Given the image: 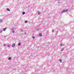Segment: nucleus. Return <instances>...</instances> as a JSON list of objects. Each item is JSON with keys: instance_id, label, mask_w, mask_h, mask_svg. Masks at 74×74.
Returning <instances> with one entry per match:
<instances>
[{"instance_id": "1", "label": "nucleus", "mask_w": 74, "mask_h": 74, "mask_svg": "<svg viewBox=\"0 0 74 74\" xmlns=\"http://www.w3.org/2000/svg\"><path fill=\"white\" fill-rule=\"evenodd\" d=\"M67 9H65L64 10H63L62 12V13H63V12H66L67 11Z\"/></svg>"}, {"instance_id": "2", "label": "nucleus", "mask_w": 74, "mask_h": 74, "mask_svg": "<svg viewBox=\"0 0 74 74\" xmlns=\"http://www.w3.org/2000/svg\"><path fill=\"white\" fill-rule=\"evenodd\" d=\"M15 46V44L13 43L12 45V47H14Z\"/></svg>"}, {"instance_id": "3", "label": "nucleus", "mask_w": 74, "mask_h": 74, "mask_svg": "<svg viewBox=\"0 0 74 74\" xmlns=\"http://www.w3.org/2000/svg\"><path fill=\"white\" fill-rule=\"evenodd\" d=\"M7 28H5L3 29V31H5L6 30H7Z\"/></svg>"}, {"instance_id": "4", "label": "nucleus", "mask_w": 74, "mask_h": 74, "mask_svg": "<svg viewBox=\"0 0 74 74\" xmlns=\"http://www.w3.org/2000/svg\"><path fill=\"white\" fill-rule=\"evenodd\" d=\"M39 36H40V37H41V36H42V34L40 33L39 34Z\"/></svg>"}, {"instance_id": "5", "label": "nucleus", "mask_w": 74, "mask_h": 74, "mask_svg": "<svg viewBox=\"0 0 74 74\" xmlns=\"http://www.w3.org/2000/svg\"><path fill=\"white\" fill-rule=\"evenodd\" d=\"M27 22H28V21H25V23H27Z\"/></svg>"}, {"instance_id": "6", "label": "nucleus", "mask_w": 74, "mask_h": 74, "mask_svg": "<svg viewBox=\"0 0 74 74\" xmlns=\"http://www.w3.org/2000/svg\"><path fill=\"white\" fill-rule=\"evenodd\" d=\"M7 11H10V9H9L8 8L7 9Z\"/></svg>"}, {"instance_id": "7", "label": "nucleus", "mask_w": 74, "mask_h": 74, "mask_svg": "<svg viewBox=\"0 0 74 74\" xmlns=\"http://www.w3.org/2000/svg\"><path fill=\"white\" fill-rule=\"evenodd\" d=\"M22 14H23V15H24V14H25V12H23Z\"/></svg>"}, {"instance_id": "8", "label": "nucleus", "mask_w": 74, "mask_h": 74, "mask_svg": "<svg viewBox=\"0 0 74 74\" xmlns=\"http://www.w3.org/2000/svg\"><path fill=\"white\" fill-rule=\"evenodd\" d=\"M11 58H10V57H9V58H8V60H11Z\"/></svg>"}, {"instance_id": "9", "label": "nucleus", "mask_w": 74, "mask_h": 74, "mask_svg": "<svg viewBox=\"0 0 74 74\" xmlns=\"http://www.w3.org/2000/svg\"><path fill=\"white\" fill-rule=\"evenodd\" d=\"M0 22H2V20H0Z\"/></svg>"}, {"instance_id": "10", "label": "nucleus", "mask_w": 74, "mask_h": 74, "mask_svg": "<svg viewBox=\"0 0 74 74\" xmlns=\"http://www.w3.org/2000/svg\"><path fill=\"white\" fill-rule=\"evenodd\" d=\"M14 32H15V31L13 30L12 31V33H14Z\"/></svg>"}, {"instance_id": "11", "label": "nucleus", "mask_w": 74, "mask_h": 74, "mask_svg": "<svg viewBox=\"0 0 74 74\" xmlns=\"http://www.w3.org/2000/svg\"><path fill=\"white\" fill-rule=\"evenodd\" d=\"M60 62L61 63H62V60H60Z\"/></svg>"}, {"instance_id": "12", "label": "nucleus", "mask_w": 74, "mask_h": 74, "mask_svg": "<svg viewBox=\"0 0 74 74\" xmlns=\"http://www.w3.org/2000/svg\"><path fill=\"white\" fill-rule=\"evenodd\" d=\"M32 38H33L34 39V38H35V37H34V36H32Z\"/></svg>"}, {"instance_id": "13", "label": "nucleus", "mask_w": 74, "mask_h": 74, "mask_svg": "<svg viewBox=\"0 0 74 74\" xmlns=\"http://www.w3.org/2000/svg\"><path fill=\"white\" fill-rule=\"evenodd\" d=\"M62 43H61L60 45V46H62Z\"/></svg>"}, {"instance_id": "14", "label": "nucleus", "mask_w": 74, "mask_h": 74, "mask_svg": "<svg viewBox=\"0 0 74 74\" xmlns=\"http://www.w3.org/2000/svg\"><path fill=\"white\" fill-rule=\"evenodd\" d=\"M36 30H39V29L37 28V29H36Z\"/></svg>"}, {"instance_id": "15", "label": "nucleus", "mask_w": 74, "mask_h": 74, "mask_svg": "<svg viewBox=\"0 0 74 74\" xmlns=\"http://www.w3.org/2000/svg\"><path fill=\"white\" fill-rule=\"evenodd\" d=\"M3 45L4 46H6V45L5 44H4Z\"/></svg>"}, {"instance_id": "16", "label": "nucleus", "mask_w": 74, "mask_h": 74, "mask_svg": "<svg viewBox=\"0 0 74 74\" xmlns=\"http://www.w3.org/2000/svg\"><path fill=\"white\" fill-rule=\"evenodd\" d=\"M21 45V43H19L18 44V45Z\"/></svg>"}, {"instance_id": "17", "label": "nucleus", "mask_w": 74, "mask_h": 74, "mask_svg": "<svg viewBox=\"0 0 74 74\" xmlns=\"http://www.w3.org/2000/svg\"><path fill=\"white\" fill-rule=\"evenodd\" d=\"M61 50H62V51H63V49H61Z\"/></svg>"}, {"instance_id": "18", "label": "nucleus", "mask_w": 74, "mask_h": 74, "mask_svg": "<svg viewBox=\"0 0 74 74\" xmlns=\"http://www.w3.org/2000/svg\"><path fill=\"white\" fill-rule=\"evenodd\" d=\"M40 14V12H38V14Z\"/></svg>"}, {"instance_id": "19", "label": "nucleus", "mask_w": 74, "mask_h": 74, "mask_svg": "<svg viewBox=\"0 0 74 74\" xmlns=\"http://www.w3.org/2000/svg\"><path fill=\"white\" fill-rule=\"evenodd\" d=\"M8 47H10V46L8 45Z\"/></svg>"}, {"instance_id": "20", "label": "nucleus", "mask_w": 74, "mask_h": 74, "mask_svg": "<svg viewBox=\"0 0 74 74\" xmlns=\"http://www.w3.org/2000/svg\"><path fill=\"white\" fill-rule=\"evenodd\" d=\"M52 32H53V30Z\"/></svg>"}]
</instances>
